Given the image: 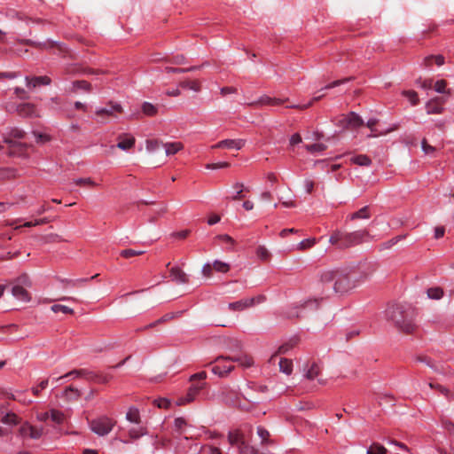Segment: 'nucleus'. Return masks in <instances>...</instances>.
Returning <instances> with one entry per match:
<instances>
[{"label":"nucleus","mask_w":454,"mask_h":454,"mask_svg":"<svg viewBox=\"0 0 454 454\" xmlns=\"http://www.w3.org/2000/svg\"><path fill=\"white\" fill-rule=\"evenodd\" d=\"M350 161L362 167H368L372 164V160L365 154H358L352 156Z\"/></svg>","instance_id":"bb28decb"},{"label":"nucleus","mask_w":454,"mask_h":454,"mask_svg":"<svg viewBox=\"0 0 454 454\" xmlns=\"http://www.w3.org/2000/svg\"><path fill=\"white\" fill-rule=\"evenodd\" d=\"M279 370L280 372L290 375L293 372V362L287 358H281L279 360Z\"/></svg>","instance_id":"72a5a7b5"},{"label":"nucleus","mask_w":454,"mask_h":454,"mask_svg":"<svg viewBox=\"0 0 454 454\" xmlns=\"http://www.w3.org/2000/svg\"><path fill=\"white\" fill-rule=\"evenodd\" d=\"M122 107L120 104L110 102L105 107H99L96 110V114L98 117H110L114 116V113H121Z\"/></svg>","instance_id":"4468645a"},{"label":"nucleus","mask_w":454,"mask_h":454,"mask_svg":"<svg viewBox=\"0 0 454 454\" xmlns=\"http://www.w3.org/2000/svg\"><path fill=\"white\" fill-rule=\"evenodd\" d=\"M25 137V132L20 128L13 127L10 128L6 135L4 136V142L9 145L10 155L24 156L25 152L27 148V145L25 143L15 142L12 138L22 139Z\"/></svg>","instance_id":"20e7f679"},{"label":"nucleus","mask_w":454,"mask_h":454,"mask_svg":"<svg viewBox=\"0 0 454 454\" xmlns=\"http://www.w3.org/2000/svg\"><path fill=\"white\" fill-rule=\"evenodd\" d=\"M119 143L117 144V147L121 150H129L132 148L135 145V137L132 136H127L125 138H122L121 136L119 137Z\"/></svg>","instance_id":"b1692460"},{"label":"nucleus","mask_w":454,"mask_h":454,"mask_svg":"<svg viewBox=\"0 0 454 454\" xmlns=\"http://www.w3.org/2000/svg\"><path fill=\"white\" fill-rule=\"evenodd\" d=\"M447 83L444 80H438L435 82L434 85V89L438 93H447L450 94V90H446Z\"/></svg>","instance_id":"864d4df0"},{"label":"nucleus","mask_w":454,"mask_h":454,"mask_svg":"<svg viewBox=\"0 0 454 454\" xmlns=\"http://www.w3.org/2000/svg\"><path fill=\"white\" fill-rule=\"evenodd\" d=\"M126 419L131 423H140V414L138 409L136 407H130L126 413Z\"/></svg>","instance_id":"2f4dec72"},{"label":"nucleus","mask_w":454,"mask_h":454,"mask_svg":"<svg viewBox=\"0 0 454 454\" xmlns=\"http://www.w3.org/2000/svg\"><path fill=\"white\" fill-rule=\"evenodd\" d=\"M162 146L165 149L167 156L174 155L184 148L181 142L164 143L162 144Z\"/></svg>","instance_id":"5701e85b"},{"label":"nucleus","mask_w":454,"mask_h":454,"mask_svg":"<svg viewBox=\"0 0 454 454\" xmlns=\"http://www.w3.org/2000/svg\"><path fill=\"white\" fill-rule=\"evenodd\" d=\"M434 59L437 66H442L444 63V58L442 55L437 56H428L425 58L424 62L426 66H430L431 61Z\"/></svg>","instance_id":"5fc2aeb1"},{"label":"nucleus","mask_w":454,"mask_h":454,"mask_svg":"<svg viewBox=\"0 0 454 454\" xmlns=\"http://www.w3.org/2000/svg\"><path fill=\"white\" fill-rule=\"evenodd\" d=\"M56 424H62L65 419L64 413L59 410L51 409L50 411V418Z\"/></svg>","instance_id":"f704fd0d"},{"label":"nucleus","mask_w":454,"mask_h":454,"mask_svg":"<svg viewBox=\"0 0 454 454\" xmlns=\"http://www.w3.org/2000/svg\"><path fill=\"white\" fill-rule=\"evenodd\" d=\"M372 272V270L370 273H363L356 267L325 270L320 274V281L323 284L333 283V291L336 294H344L356 288Z\"/></svg>","instance_id":"f257e3e1"},{"label":"nucleus","mask_w":454,"mask_h":454,"mask_svg":"<svg viewBox=\"0 0 454 454\" xmlns=\"http://www.w3.org/2000/svg\"><path fill=\"white\" fill-rule=\"evenodd\" d=\"M145 252L142 250H135V249H124L121 251L120 255L124 258H129L132 256L141 255Z\"/></svg>","instance_id":"6e6d98bb"},{"label":"nucleus","mask_w":454,"mask_h":454,"mask_svg":"<svg viewBox=\"0 0 454 454\" xmlns=\"http://www.w3.org/2000/svg\"><path fill=\"white\" fill-rule=\"evenodd\" d=\"M68 74H98L99 71L88 67H74L67 71Z\"/></svg>","instance_id":"473e14b6"},{"label":"nucleus","mask_w":454,"mask_h":454,"mask_svg":"<svg viewBox=\"0 0 454 454\" xmlns=\"http://www.w3.org/2000/svg\"><path fill=\"white\" fill-rule=\"evenodd\" d=\"M285 101H286V99L270 98V97H268V96H262L261 98H258V100L250 102L247 105L250 106H263V105L275 106V105H281Z\"/></svg>","instance_id":"f3484780"},{"label":"nucleus","mask_w":454,"mask_h":454,"mask_svg":"<svg viewBox=\"0 0 454 454\" xmlns=\"http://www.w3.org/2000/svg\"><path fill=\"white\" fill-rule=\"evenodd\" d=\"M324 97H325V94H320V95H317V96H314L312 98V99L309 103H307V104H304V105H292V106H289L288 107H290V108L306 109V108L311 106L314 102H317V101L322 99Z\"/></svg>","instance_id":"c03bdc74"},{"label":"nucleus","mask_w":454,"mask_h":454,"mask_svg":"<svg viewBox=\"0 0 454 454\" xmlns=\"http://www.w3.org/2000/svg\"><path fill=\"white\" fill-rule=\"evenodd\" d=\"M294 347V344L292 343H285V344H282L278 351L272 356L271 359L274 358V356H276L277 355H280V354H286V352H288L292 348Z\"/></svg>","instance_id":"0e129e2a"},{"label":"nucleus","mask_w":454,"mask_h":454,"mask_svg":"<svg viewBox=\"0 0 454 454\" xmlns=\"http://www.w3.org/2000/svg\"><path fill=\"white\" fill-rule=\"evenodd\" d=\"M231 360L233 363H238L239 365L243 368H250L251 366L254 365L253 357L246 353L231 356Z\"/></svg>","instance_id":"6ab92c4d"},{"label":"nucleus","mask_w":454,"mask_h":454,"mask_svg":"<svg viewBox=\"0 0 454 454\" xmlns=\"http://www.w3.org/2000/svg\"><path fill=\"white\" fill-rule=\"evenodd\" d=\"M371 215L369 212V207L365 206L359 209L358 211L349 215L348 218L351 221L356 220V219H368L370 218Z\"/></svg>","instance_id":"7c9ffc66"},{"label":"nucleus","mask_w":454,"mask_h":454,"mask_svg":"<svg viewBox=\"0 0 454 454\" xmlns=\"http://www.w3.org/2000/svg\"><path fill=\"white\" fill-rule=\"evenodd\" d=\"M179 86L183 89H188L196 92L200 90V85L197 81H183L179 83Z\"/></svg>","instance_id":"4c0bfd02"},{"label":"nucleus","mask_w":454,"mask_h":454,"mask_svg":"<svg viewBox=\"0 0 454 454\" xmlns=\"http://www.w3.org/2000/svg\"><path fill=\"white\" fill-rule=\"evenodd\" d=\"M200 452L201 454H222V451L219 448L210 445L201 446Z\"/></svg>","instance_id":"3c124183"},{"label":"nucleus","mask_w":454,"mask_h":454,"mask_svg":"<svg viewBox=\"0 0 454 454\" xmlns=\"http://www.w3.org/2000/svg\"><path fill=\"white\" fill-rule=\"evenodd\" d=\"M62 396L68 401L77 400L81 396V392L73 387H67L62 394Z\"/></svg>","instance_id":"cd10ccee"},{"label":"nucleus","mask_w":454,"mask_h":454,"mask_svg":"<svg viewBox=\"0 0 454 454\" xmlns=\"http://www.w3.org/2000/svg\"><path fill=\"white\" fill-rule=\"evenodd\" d=\"M444 101H440V97L431 98L426 103L427 114H440L444 111Z\"/></svg>","instance_id":"ddd939ff"},{"label":"nucleus","mask_w":454,"mask_h":454,"mask_svg":"<svg viewBox=\"0 0 454 454\" xmlns=\"http://www.w3.org/2000/svg\"><path fill=\"white\" fill-rule=\"evenodd\" d=\"M421 147H422V150L423 152L426 153V154H432L434 153L435 151V148L430 145L427 144V140L426 139H423L422 142H421Z\"/></svg>","instance_id":"774afa93"},{"label":"nucleus","mask_w":454,"mask_h":454,"mask_svg":"<svg viewBox=\"0 0 454 454\" xmlns=\"http://www.w3.org/2000/svg\"><path fill=\"white\" fill-rule=\"evenodd\" d=\"M25 81L26 85L29 90H34L35 88L42 85H50L51 82V78L46 75L34 77L26 76Z\"/></svg>","instance_id":"2eb2a0df"},{"label":"nucleus","mask_w":454,"mask_h":454,"mask_svg":"<svg viewBox=\"0 0 454 454\" xmlns=\"http://www.w3.org/2000/svg\"><path fill=\"white\" fill-rule=\"evenodd\" d=\"M265 301L264 295H258L256 297L246 298L240 301L231 302L228 308L234 311H242L247 308L254 306L256 303H261Z\"/></svg>","instance_id":"6e6552de"},{"label":"nucleus","mask_w":454,"mask_h":454,"mask_svg":"<svg viewBox=\"0 0 454 454\" xmlns=\"http://www.w3.org/2000/svg\"><path fill=\"white\" fill-rule=\"evenodd\" d=\"M115 421L107 417L100 416L89 422L90 429L98 436L107 435L115 426Z\"/></svg>","instance_id":"423d86ee"},{"label":"nucleus","mask_w":454,"mask_h":454,"mask_svg":"<svg viewBox=\"0 0 454 454\" xmlns=\"http://www.w3.org/2000/svg\"><path fill=\"white\" fill-rule=\"evenodd\" d=\"M316 242H317V240L314 238L303 239L297 245V249L305 250V249L310 248L311 247H313L316 244Z\"/></svg>","instance_id":"8fccbe9b"},{"label":"nucleus","mask_w":454,"mask_h":454,"mask_svg":"<svg viewBox=\"0 0 454 454\" xmlns=\"http://www.w3.org/2000/svg\"><path fill=\"white\" fill-rule=\"evenodd\" d=\"M19 432L22 437H29L31 439L37 440L43 435V428L36 427L28 422H25L20 426Z\"/></svg>","instance_id":"9d476101"},{"label":"nucleus","mask_w":454,"mask_h":454,"mask_svg":"<svg viewBox=\"0 0 454 454\" xmlns=\"http://www.w3.org/2000/svg\"><path fill=\"white\" fill-rule=\"evenodd\" d=\"M113 379V375L108 372H100L96 373L93 372H89V380L97 382V383H107L109 380Z\"/></svg>","instance_id":"412c9836"},{"label":"nucleus","mask_w":454,"mask_h":454,"mask_svg":"<svg viewBox=\"0 0 454 454\" xmlns=\"http://www.w3.org/2000/svg\"><path fill=\"white\" fill-rule=\"evenodd\" d=\"M419 360L422 363H425L427 366H429L430 368H432L434 371L437 372H442V369L441 366L432 363V361L427 357H424V358H419Z\"/></svg>","instance_id":"680f3d73"},{"label":"nucleus","mask_w":454,"mask_h":454,"mask_svg":"<svg viewBox=\"0 0 454 454\" xmlns=\"http://www.w3.org/2000/svg\"><path fill=\"white\" fill-rule=\"evenodd\" d=\"M215 363V364L212 367V372L219 377H226L234 369L231 356H217Z\"/></svg>","instance_id":"0eeeda50"},{"label":"nucleus","mask_w":454,"mask_h":454,"mask_svg":"<svg viewBox=\"0 0 454 454\" xmlns=\"http://www.w3.org/2000/svg\"><path fill=\"white\" fill-rule=\"evenodd\" d=\"M340 121L344 128L357 129L364 125L363 119L354 112L343 116Z\"/></svg>","instance_id":"9b49d317"},{"label":"nucleus","mask_w":454,"mask_h":454,"mask_svg":"<svg viewBox=\"0 0 454 454\" xmlns=\"http://www.w3.org/2000/svg\"><path fill=\"white\" fill-rule=\"evenodd\" d=\"M228 442L231 446L238 448L239 454H260L253 446H250L240 429L230 431L228 434Z\"/></svg>","instance_id":"39448f33"},{"label":"nucleus","mask_w":454,"mask_h":454,"mask_svg":"<svg viewBox=\"0 0 454 454\" xmlns=\"http://www.w3.org/2000/svg\"><path fill=\"white\" fill-rule=\"evenodd\" d=\"M2 421L7 425H16L19 422V419L14 413H7L3 417Z\"/></svg>","instance_id":"603ef678"},{"label":"nucleus","mask_w":454,"mask_h":454,"mask_svg":"<svg viewBox=\"0 0 454 454\" xmlns=\"http://www.w3.org/2000/svg\"><path fill=\"white\" fill-rule=\"evenodd\" d=\"M6 110L8 112L16 111L20 116L23 117H32L36 115L35 106L30 103L20 104L17 106L13 105H8L6 106Z\"/></svg>","instance_id":"1a4fd4ad"},{"label":"nucleus","mask_w":454,"mask_h":454,"mask_svg":"<svg viewBox=\"0 0 454 454\" xmlns=\"http://www.w3.org/2000/svg\"><path fill=\"white\" fill-rule=\"evenodd\" d=\"M377 122H378V120H376L374 118H372V119L368 120V121L366 122V126L372 131V133L370 135H368V137H379V136L385 135V134H387V132L390 131V129H387L386 131H379L377 129H375V126H376Z\"/></svg>","instance_id":"a878e982"},{"label":"nucleus","mask_w":454,"mask_h":454,"mask_svg":"<svg viewBox=\"0 0 454 454\" xmlns=\"http://www.w3.org/2000/svg\"><path fill=\"white\" fill-rule=\"evenodd\" d=\"M403 95L406 97L412 106L419 104L418 94L414 90H403Z\"/></svg>","instance_id":"a18cd8bd"},{"label":"nucleus","mask_w":454,"mask_h":454,"mask_svg":"<svg viewBox=\"0 0 454 454\" xmlns=\"http://www.w3.org/2000/svg\"><path fill=\"white\" fill-rule=\"evenodd\" d=\"M305 149L311 153H317L325 151L326 149V145L321 143H317L312 145H306Z\"/></svg>","instance_id":"a19ab883"},{"label":"nucleus","mask_w":454,"mask_h":454,"mask_svg":"<svg viewBox=\"0 0 454 454\" xmlns=\"http://www.w3.org/2000/svg\"><path fill=\"white\" fill-rule=\"evenodd\" d=\"M169 273L172 280L178 284H186L189 281L187 275L178 267H172Z\"/></svg>","instance_id":"aec40b11"},{"label":"nucleus","mask_w":454,"mask_h":454,"mask_svg":"<svg viewBox=\"0 0 454 454\" xmlns=\"http://www.w3.org/2000/svg\"><path fill=\"white\" fill-rule=\"evenodd\" d=\"M370 233L366 230H359L352 232L335 231L330 236L329 242L338 248L345 249L366 241L370 238Z\"/></svg>","instance_id":"7ed1b4c3"},{"label":"nucleus","mask_w":454,"mask_h":454,"mask_svg":"<svg viewBox=\"0 0 454 454\" xmlns=\"http://www.w3.org/2000/svg\"><path fill=\"white\" fill-rule=\"evenodd\" d=\"M387 317L400 331L405 333H411L416 328L415 312L410 306H392L387 310Z\"/></svg>","instance_id":"f03ea898"},{"label":"nucleus","mask_w":454,"mask_h":454,"mask_svg":"<svg viewBox=\"0 0 454 454\" xmlns=\"http://www.w3.org/2000/svg\"><path fill=\"white\" fill-rule=\"evenodd\" d=\"M74 184L79 186H96V183L91 178H77L74 180Z\"/></svg>","instance_id":"4d7b16f0"},{"label":"nucleus","mask_w":454,"mask_h":454,"mask_svg":"<svg viewBox=\"0 0 454 454\" xmlns=\"http://www.w3.org/2000/svg\"><path fill=\"white\" fill-rule=\"evenodd\" d=\"M428 386L430 387V388L437 389L440 393H442L445 396H448V395L450 393L449 389L442 385L429 382Z\"/></svg>","instance_id":"338daca9"},{"label":"nucleus","mask_w":454,"mask_h":454,"mask_svg":"<svg viewBox=\"0 0 454 454\" xmlns=\"http://www.w3.org/2000/svg\"><path fill=\"white\" fill-rule=\"evenodd\" d=\"M320 374V367L317 363H312L305 372V377L309 380H313L317 379Z\"/></svg>","instance_id":"c85d7f7f"},{"label":"nucleus","mask_w":454,"mask_h":454,"mask_svg":"<svg viewBox=\"0 0 454 454\" xmlns=\"http://www.w3.org/2000/svg\"><path fill=\"white\" fill-rule=\"evenodd\" d=\"M245 145V140L243 139H224L219 141L215 145H212L213 149H236L240 150Z\"/></svg>","instance_id":"f8f14e48"},{"label":"nucleus","mask_w":454,"mask_h":454,"mask_svg":"<svg viewBox=\"0 0 454 454\" xmlns=\"http://www.w3.org/2000/svg\"><path fill=\"white\" fill-rule=\"evenodd\" d=\"M91 84L84 80L74 81L72 82L71 90L76 92L78 90H83L86 92H90L91 90Z\"/></svg>","instance_id":"393cba45"},{"label":"nucleus","mask_w":454,"mask_h":454,"mask_svg":"<svg viewBox=\"0 0 454 454\" xmlns=\"http://www.w3.org/2000/svg\"><path fill=\"white\" fill-rule=\"evenodd\" d=\"M51 310L55 313L61 312L63 314H72L74 312L73 309L61 305V304H54L51 306Z\"/></svg>","instance_id":"49530a36"},{"label":"nucleus","mask_w":454,"mask_h":454,"mask_svg":"<svg viewBox=\"0 0 454 454\" xmlns=\"http://www.w3.org/2000/svg\"><path fill=\"white\" fill-rule=\"evenodd\" d=\"M257 434L262 440V443H266L270 437V433L267 429L262 427H257Z\"/></svg>","instance_id":"052dcab7"},{"label":"nucleus","mask_w":454,"mask_h":454,"mask_svg":"<svg viewBox=\"0 0 454 454\" xmlns=\"http://www.w3.org/2000/svg\"><path fill=\"white\" fill-rule=\"evenodd\" d=\"M162 143L158 140H147L145 144V148L149 153H153L160 149Z\"/></svg>","instance_id":"09e8293b"},{"label":"nucleus","mask_w":454,"mask_h":454,"mask_svg":"<svg viewBox=\"0 0 454 454\" xmlns=\"http://www.w3.org/2000/svg\"><path fill=\"white\" fill-rule=\"evenodd\" d=\"M12 294L16 299L21 301L27 302L30 301V294L25 286L13 284L12 287Z\"/></svg>","instance_id":"a211bd4d"},{"label":"nucleus","mask_w":454,"mask_h":454,"mask_svg":"<svg viewBox=\"0 0 454 454\" xmlns=\"http://www.w3.org/2000/svg\"><path fill=\"white\" fill-rule=\"evenodd\" d=\"M405 238H406V234L398 235L387 241L381 243L379 246V250L383 251V250L390 249L392 247H394L395 244H397L399 241L404 239Z\"/></svg>","instance_id":"c756f323"},{"label":"nucleus","mask_w":454,"mask_h":454,"mask_svg":"<svg viewBox=\"0 0 454 454\" xmlns=\"http://www.w3.org/2000/svg\"><path fill=\"white\" fill-rule=\"evenodd\" d=\"M187 425L185 419L184 418H176L174 420V428L176 431H177L179 434L182 433L183 428L185 427Z\"/></svg>","instance_id":"bf43d9fd"},{"label":"nucleus","mask_w":454,"mask_h":454,"mask_svg":"<svg viewBox=\"0 0 454 454\" xmlns=\"http://www.w3.org/2000/svg\"><path fill=\"white\" fill-rule=\"evenodd\" d=\"M142 112L147 116H154L158 113V108L149 102H144L142 105Z\"/></svg>","instance_id":"e433bc0d"},{"label":"nucleus","mask_w":454,"mask_h":454,"mask_svg":"<svg viewBox=\"0 0 454 454\" xmlns=\"http://www.w3.org/2000/svg\"><path fill=\"white\" fill-rule=\"evenodd\" d=\"M49 380H42L36 387H32V392L35 395H39L41 390L45 389L48 386Z\"/></svg>","instance_id":"e2e57ef3"},{"label":"nucleus","mask_w":454,"mask_h":454,"mask_svg":"<svg viewBox=\"0 0 454 454\" xmlns=\"http://www.w3.org/2000/svg\"><path fill=\"white\" fill-rule=\"evenodd\" d=\"M230 166V163L226 161L217 162V163H208L206 165V168L207 169H217V168H228Z\"/></svg>","instance_id":"69168bd1"},{"label":"nucleus","mask_w":454,"mask_h":454,"mask_svg":"<svg viewBox=\"0 0 454 454\" xmlns=\"http://www.w3.org/2000/svg\"><path fill=\"white\" fill-rule=\"evenodd\" d=\"M256 255L261 260L267 261L270 258V254L264 247H258L256 249Z\"/></svg>","instance_id":"13d9d810"},{"label":"nucleus","mask_w":454,"mask_h":454,"mask_svg":"<svg viewBox=\"0 0 454 454\" xmlns=\"http://www.w3.org/2000/svg\"><path fill=\"white\" fill-rule=\"evenodd\" d=\"M13 284L17 286H25V288L31 287L32 286L31 280L29 279L27 274H22L21 276L17 278Z\"/></svg>","instance_id":"ea45409f"},{"label":"nucleus","mask_w":454,"mask_h":454,"mask_svg":"<svg viewBox=\"0 0 454 454\" xmlns=\"http://www.w3.org/2000/svg\"><path fill=\"white\" fill-rule=\"evenodd\" d=\"M387 449L379 444V443H373L370 448L367 450L366 454H386Z\"/></svg>","instance_id":"79ce46f5"},{"label":"nucleus","mask_w":454,"mask_h":454,"mask_svg":"<svg viewBox=\"0 0 454 454\" xmlns=\"http://www.w3.org/2000/svg\"><path fill=\"white\" fill-rule=\"evenodd\" d=\"M214 269L222 273H225L230 270V266L228 263L215 260L213 263Z\"/></svg>","instance_id":"de8ad7c7"},{"label":"nucleus","mask_w":454,"mask_h":454,"mask_svg":"<svg viewBox=\"0 0 454 454\" xmlns=\"http://www.w3.org/2000/svg\"><path fill=\"white\" fill-rule=\"evenodd\" d=\"M427 297L432 300H440L443 296V290L441 287H431L427 291Z\"/></svg>","instance_id":"c9c22d12"},{"label":"nucleus","mask_w":454,"mask_h":454,"mask_svg":"<svg viewBox=\"0 0 454 454\" xmlns=\"http://www.w3.org/2000/svg\"><path fill=\"white\" fill-rule=\"evenodd\" d=\"M203 385H193L190 387L188 393L185 395V396H183L178 399L177 404L178 405H184L185 403L192 402L196 395L199 394V392L202 389Z\"/></svg>","instance_id":"dca6fc26"},{"label":"nucleus","mask_w":454,"mask_h":454,"mask_svg":"<svg viewBox=\"0 0 454 454\" xmlns=\"http://www.w3.org/2000/svg\"><path fill=\"white\" fill-rule=\"evenodd\" d=\"M89 372L90 371L85 370V369L73 370L58 379H54V380L57 382L62 379H76V378H80V377H85L89 380Z\"/></svg>","instance_id":"4be33fe9"},{"label":"nucleus","mask_w":454,"mask_h":454,"mask_svg":"<svg viewBox=\"0 0 454 454\" xmlns=\"http://www.w3.org/2000/svg\"><path fill=\"white\" fill-rule=\"evenodd\" d=\"M146 433L147 432L145 428H144L143 427H139L129 429V435L132 439H138L139 437L146 434Z\"/></svg>","instance_id":"37998d69"},{"label":"nucleus","mask_w":454,"mask_h":454,"mask_svg":"<svg viewBox=\"0 0 454 454\" xmlns=\"http://www.w3.org/2000/svg\"><path fill=\"white\" fill-rule=\"evenodd\" d=\"M319 301L317 299H309L301 304L303 309L315 310L318 308Z\"/></svg>","instance_id":"58836bf2"}]
</instances>
